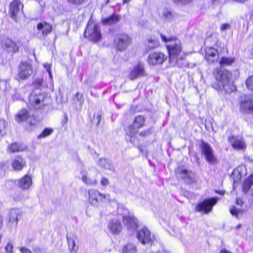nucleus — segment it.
Returning a JSON list of instances; mask_svg holds the SVG:
<instances>
[{
	"label": "nucleus",
	"instance_id": "1",
	"mask_svg": "<svg viewBox=\"0 0 253 253\" xmlns=\"http://www.w3.org/2000/svg\"><path fill=\"white\" fill-rule=\"evenodd\" d=\"M162 40L165 42H173L167 45L169 51V62L173 66H177L180 68L188 66V61L184 58L185 54L182 52L181 42L175 37L167 38L161 35Z\"/></svg>",
	"mask_w": 253,
	"mask_h": 253
},
{
	"label": "nucleus",
	"instance_id": "2",
	"mask_svg": "<svg viewBox=\"0 0 253 253\" xmlns=\"http://www.w3.org/2000/svg\"><path fill=\"white\" fill-rule=\"evenodd\" d=\"M213 74L216 80L212 85L214 89L224 91L225 93L235 90L236 86L230 81L231 74L228 70L217 68L214 70Z\"/></svg>",
	"mask_w": 253,
	"mask_h": 253
},
{
	"label": "nucleus",
	"instance_id": "3",
	"mask_svg": "<svg viewBox=\"0 0 253 253\" xmlns=\"http://www.w3.org/2000/svg\"><path fill=\"white\" fill-rule=\"evenodd\" d=\"M88 202L93 206L98 207L110 199V195L100 193L95 189H89L87 192Z\"/></svg>",
	"mask_w": 253,
	"mask_h": 253
},
{
	"label": "nucleus",
	"instance_id": "4",
	"mask_svg": "<svg viewBox=\"0 0 253 253\" xmlns=\"http://www.w3.org/2000/svg\"><path fill=\"white\" fill-rule=\"evenodd\" d=\"M119 213L122 215L123 222L128 230L134 231L138 225L137 220L134 217L133 215L130 214L127 209L121 207L119 209Z\"/></svg>",
	"mask_w": 253,
	"mask_h": 253
},
{
	"label": "nucleus",
	"instance_id": "5",
	"mask_svg": "<svg viewBox=\"0 0 253 253\" xmlns=\"http://www.w3.org/2000/svg\"><path fill=\"white\" fill-rule=\"evenodd\" d=\"M46 99L48 98L41 93V90L38 88L34 89L29 96L30 104L36 109H40L45 106L47 104L45 102Z\"/></svg>",
	"mask_w": 253,
	"mask_h": 253
},
{
	"label": "nucleus",
	"instance_id": "6",
	"mask_svg": "<svg viewBox=\"0 0 253 253\" xmlns=\"http://www.w3.org/2000/svg\"><path fill=\"white\" fill-rule=\"evenodd\" d=\"M84 35L89 40L97 42L101 38V34L98 25L89 21L84 31Z\"/></svg>",
	"mask_w": 253,
	"mask_h": 253
},
{
	"label": "nucleus",
	"instance_id": "7",
	"mask_svg": "<svg viewBox=\"0 0 253 253\" xmlns=\"http://www.w3.org/2000/svg\"><path fill=\"white\" fill-rule=\"evenodd\" d=\"M200 148L202 154L204 155L206 160L209 163L215 164L216 162L217 159L213 154L212 148L208 143L203 140L201 141Z\"/></svg>",
	"mask_w": 253,
	"mask_h": 253
},
{
	"label": "nucleus",
	"instance_id": "8",
	"mask_svg": "<svg viewBox=\"0 0 253 253\" xmlns=\"http://www.w3.org/2000/svg\"><path fill=\"white\" fill-rule=\"evenodd\" d=\"M130 38L126 34H122L117 35L114 41V45L120 51H123L126 48L130 43Z\"/></svg>",
	"mask_w": 253,
	"mask_h": 253
},
{
	"label": "nucleus",
	"instance_id": "9",
	"mask_svg": "<svg viewBox=\"0 0 253 253\" xmlns=\"http://www.w3.org/2000/svg\"><path fill=\"white\" fill-rule=\"evenodd\" d=\"M176 176L184 180L187 183L191 184L195 182V175L190 170L178 168L175 169Z\"/></svg>",
	"mask_w": 253,
	"mask_h": 253
},
{
	"label": "nucleus",
	"instance_id": "10",
	"mask_svg": "<svg viewBox=\"0 0 253 253\" xmlns=\"http://www.w3.org/2000/svg\"><path fill=\"white\" fill-rule=\"evenodd\" d=\"M217 200L218 199L216 198L205 199L197 205L196 209L198 211H204L205 213H208L211 211L212 207L216 204Z\"/></svg>",
	"mask_w": 253,
	"mask_h": 253
},
{
	"label": "nucleus",
	"instance_id": "11",
	"mask_svg": "<svg viewBox=\"0 0 253 253\" xmlns=\"http://www.w3.org/2000/svg\"><path fill=\"white\" fill-rule=\"evenodd\" d=\"M33 73L32 65L28 62L21 63L18 69V76L21 80H26L29 78Z\"/></svg>",
	"mask_w": 253,
	"mask_h": 253
},
{
	"label": "nucleus",
	"instance_id": "12",
	"mask_svg": "<svg viewBox=\"0 0 253 253\" xmlns=\"http://www.w3.org/2000/svg\"><path fill=\"white\" fill-rule=\"evenodd\" d=\"M167 56L162 52H153L149 54L147 61L150 65H161L167 59Z\"/></svg>",
	"mask_w": 253,
	"mask_h": 253
},
{
	"label": "nucleus",
	"instance_id": "13",
	"mask_svg": "<svg viewBox=\"0 0 253 253\" xmlns=\"http://www.w3.org/2000/svg\"><path fill=\"white\" fill-rule=\"evenodd\" d=\"M241 110L245 113L253 114V96L245 95L240 103Z\"/></svg>",
	"mask_w": 253,
	"mask_h": 253
},
{
	"label": "nucleus",
	"instance_id": "14",
	"mask_svg": "<svg viewBox=\"0 0 253 253\" xmlns=\"http://www.w3.org/2000/svg\"><path fill=\"white\" fill-rule=\"evenodd\" d=\"M145 123V120L143 117L138 116L135 117L134 121L132 125H131L128 127L127 133L130 136L136 134L139 129Z\"/></svg>",
	"mask_w": 253,
	"mask_h": 253
},
{
	"label": "nucleus",
	"instance_id": "15",
	"mask_svg": "<svg viewBox=\"0 0 253 253\" xmlns=\"http://www.w3.org/2000/svg\"><path fill=\"white\" fill-rule=\"evenodd\" d=\"M137 238L138 241L143 245L149 244L152 241L151 232L146 228H143L137 231Z\"/></svg>",
	"mask_w": 253,
	"mask_h": 253
},
{
	"label": "nucleus",
	"instance_id": "16",
	"mask_svg": "<svg viewBox=\"0 0 253 253\" xmlns=\"http://www.w3.org/2000/svg\"><path fill=\"white\" fill-rule=\"evenodd\" d=\"M229 141L234 149L244 150L246 148L245 142L240 136H231L229 137Z\"/></svg>",
	"mask_w": 253,
	"mask_h": 253
},
{
	"label": "nucleus",
	"instance_id": "17",
	"mask_svg": "<svg viewBox=\"0 0 253 253\" xmlns=\"http://www.w3.org/2000/svg\"><path fill=\"white\" fill-rule=\"evenodd\" d=\"M108 227L112 234L119 233L122 229V225L120 220L113 218L111 219L108 224Z\"/></svg>",
	"mask_w": 253,
	"mask_h": 253
},
{
	"label": "nucleus",
	"instance_id": "18",
	"mask_svg": "<svg viewBox=\"0 0 253 253\" xmlns=\"http://www.w3.org/2000/svg\"><path fill=\"white\" fill-rule=\"evenodd\" d=\"M144 74V66L141 64H138L137 65L130 71L129 78L131 80H133L136 78L141 77Z\"/></svg>",
	"mask_w": 253,
	"mask_h": 253
},
{
	"label": "nucleus",
	"instance_id": "19",
	"mask_svg": "<svg viewBox=\"0 0 253 253\" xmlns=\"http://www.w3.org/2000/svg\"><path fill=\"white\" fill-rule=\"evenodd\" d=\"M67 239L70 253H77L78 246L76 245L75 242L77 239L76 236L74 234L67 235Z\"/></svg>",
	"mask_w": 253,
	"mask_h": 253
},
{
	"label": "nucleus",
	"instance_id": "20",
	"mask_svg": "<svg viewBox=\"0 0 253 253\" xmlns=\"http://www.w3.org/2000/svg\"><path fill=\"white\" fill-rule=\"evenodd\" d=\"M32 185V178L28 175H25L23 178L19 180L18 182L19 187L24 190L28 189Z\"/></svg>",
	"mask_w": 253,
	"mask_h": 253
},
{
	"label": "nucleus",
	"instance_id": "21",
	"mask_svg": "<svg viewBox=\"0 0 253 253\" xmlns=\"http://www.w3.org/2000/svg\"><path fill=\"white\" fill-rule=\"evenodd\" d=\"M217 50L213 47H207L205 50V58L209 63H212L215 60Z\"/></svg>",
	"mask_w": 253,
	"mask_h": 253
},
{
	"label": "nucleus",
	"instance_id": "22",
	"mask_svg": "<svg viewBox=\"0 0 253 253\" xmlns=\"http://www.w3.org/2000/svg\"><path fill=\"white\" fill-rule=\"evenodd\" d=\"M37 29L39 30H42V34L46 36L52 31V27L49 23L43 22L40 23L37 25Z\"/></svg>",
	"mask_w": 253,
	"mask_h": 253
},
{
	"label": "nucleus",
	"instance_id": "23",
	"mask_svg": "<svg viewBox=\"0 0 253 253\" xmlns=\"http://www.w3.org/2000/svg\"><path fill=\"white\" fill-rule=\"evenodd\" d=\"M120 20V16L118 14H113L102 20L103 23L105 25H113L116 24Z\"/></svg>",
	"mask_w": 253,
	"mask_h": 253
},
{
	"label": "nucleus",
	"instance_id": "24",
	"mask_svg": "<svg viewBox=\"0 0 253 253\" xmlns=\"http://www.w3.org/2000/svg\"><path fill=\"white\" fill-rule=\"evenodd\" d=\"M98 164L100 167L106 169H109L111 171H113L114 169L113 166L108 159L103 158H101L98 162Z\"/></svg>",
	"mask_w": 253,
	"mask_h": 253
},
{
	"label": "nucleus",
	"instance_id": "25",
	"mask_svg": "<svg viewBox=\"0 0 253 253\" xmlns=\"http://www.w3.org/2000/svg\"><path fill=\"white\" fill-rule=\"evenodd\" d=\"M235 61V58L233 57H223L219 61V64L221 67L231 65Z\"/></svg>",
	"mask_w": 253,
	"mask_h": 253
},
{
	"label": "nucleus",
	"instance_id": "26",
	"mask_svg": "<svg viewBox=\"0 0 253 253\" xmlns=\"http://www.w3.org/2000/svg\"><path fill=\"white\" fill-rule=\"evenodd\" d=\"M136 247L135 245L132 243H128L123 248V253H135Z\"/></svg>",
	"mask_w": 253,
	"mask_h": 253
},
{
	"label": "nucleus",
	"instance_id": "27",
	"mask_svg": "<svg viewBox=\"0 0 253 253\" xmlns=\"http://www.w3.org/2000/svg\"><path fill=\"white\" fill-rule=\"evenodd\" d=\"M29 121L27 122V124L25 126L26 129L28 131H32L34 128L35 127L36 125V120L34 117H30L29 118Z\"/></svg>",
	"mask_w": 253,
	"mask_h": 253
},
{
	"label": "nucleus",
	"instance_id": "28",
	"mask_svg": "<svg viewBox=\"0 0 253 253\" xmlns=\"http://www.w3.org/2000/svg\"><path fill=\"white\" fill-rule=\"evenodd\" d=\"M29 118V113L27 110L22 109L20 111L18 114L17 115V120L18 121H24Z\"/></svg>",
	"mask_w": 253,
	"mask_h": 253
},
{
	"label": "nucleus",
	"instance_id": "29",
	"mask_svg": "<svg viewBox=\"0 0 253 253\" xmlns=\"http://www.w3.org/2000/svg\"><path fill=\"white\" fill-rule=\"evenodd\" d=\"M9 14L10 17L16 20V0H13L9 5Z\"/></svg>",
	"mask_w": 253,
	"mask_h": 253
},
{
	"label": "nucleus",
	"instance_id": "30",
	"mask_svg": "<svg viewBox=\"0 0 253 253\" xmlns=\"http://www.w3.org/2000/svg\"><path fill=\"white\" fill-rule=\"evenodd\" d=\"M253 182L251 178H247L243 183V190L244 193H247L253 185Z\"/></svg>",
	"mask_w": 253,
	"mask_h": 253
},
{
	"label": "nucleus",
	"instance_id": "31",
	"mask_svg": "<svg viewBox=\"0 0 253 253\" xmlns=\"http://www.w3.org/2000/svg\"><path fill=\"white\" fill-rule=\"evenodd\" d=\"M1 39V44L6 47H12L14 45L13 41L7 37H2L0 38Z\"/></svg>",
	"mask_w": 253,
	"mask_h": 253
},
{
	"label": "nucleus",
	"instance_id": "32",
	"mask_svg": "<svg viewBox=\"0 0 253 253\" xmlns=\"http://www.w3.org/2000/svg\"><path fill=\"white\" fill-rule=\"evenodd\" d=\"M82 179V181L87 185H96L97 183V180L96 179L88 178L85 175L83 176Z\"/></svg>",
	"mask_w": 253,
	"mask_h": 253
},
{
	"label": "nucleus",
	"instance_id": "33",
	"mask_svg": "<svg viewBox=\"0 0 253 253\" xmlns=\"http://www.w3.org/2000/svg\"><path fill=\"white\" fill-rule=\"evenodd\" d=\"M26 166V162L21 157L17 156V170H20Z\"/></svg>",
	"mask_w": 253,
	"mask_h": 253
},
{
	"label": "nucleus",
	"instance_id": "34",
	"mask_svg": "<svg viewBox=\"0 0 253 253\" xmlns=\"http://www.w3.org/2000/svg\"><path fill=\"white\" fill-rule=\"evenodd\" d=\"M159 44L158 41L155 39H149L148 40V47L149 50L158 46Z\"/></svg>",
	"mask_w": 253,
	"mask_h": 253
},
{
	"label": "nucleus",
	"instance_id": "35",
	"mask_svg": "<svg viewBox=\"0 0 253 253\" xmlns=\"http://www.w3.org/2000/svg\"><path fill=\"white\" fill-rule=\"evenodd\" d=\"M53 132V129L49 128H45L42 132L38 136V139L44 138L50 135Z\"/></svg>",
	"mask_w": 253,
	"mask_h": 253
},
{
	"label": "nucleus",
	"instance_id": "36",
	"mask_svg": "<svg viewBox=\"0 0 253 253\" xmlns=\"http://www.w3.org/2000/svg\"><path fill=\"white\" fill-rule=\"evenodd\" d=\"M246 84L248 89L253 90V76L249 77L247 79Z\"/></svg>",
	"mask_w": 253,
	"mask_h": 253
},
{
	"label": "nucleus",
	"instance_id": "37",
	"mask_svg": "<svg viewBox=\"0 0 253 253\" xmlns=\"http://www.w3.org/2000/svg\"><path fill=\"white\" fill-rule=\"evenodd\" d=\"M5 121L4 119L0 120V134L3 135L5 127Z\"/></svg>",
	"mask_w": 253,
	"mask_h": 253
},
{
	"label": "nucleus",
	"instance_id": "38",
	"mask_svg": "<svg viewBox=\"0 0 253 253\" xmlns=\"http://www.w3.org/2000/svg\"><path fill=\"white\" fill-rule=\"evenodd\" d=\"M87 0H67V1L73 4L81 5L86 2Z\"/></svg>",
	"mask_w": 253,
	"mask_h": 253
},
{
	"label": "nucleus",
	"instance_id": "39",
	"mask_svg": "<svg viewBox=\"0 0 253 253\" xmlns=\"http://www.w3.org/2000/svg\"><path fill=\"white\" fill-rule=\"evenodd\" d=\"M230 212L231 214L237 217L238 213L241 212V210L237 209L235 207H233L230 209Z\"/></svg>",
	"mask_w": 253,
	"mask_h": 253
},
{
	"label": "nucleus",
	"instance_id": "40",
	"mask_svg": "<svg viewBox=\"0 0 253 253\" xmlns=\"http://www.w3.org/2000/svg\"><path fill=\"white\" fill-rule=\"evenodd\" d=\"M7 151L9 153H14L16 151V143H13L9 145Z\"/></svg>",
	"mask_w": 253,
	"mask_h": 253
},
{
	"label": "nucleus",
	"instance_id": "41",
	"mask_svg": "<svg viewBox=\"0 0 253 253\" xmlns=\"http://www.w3.org/2000/svg\"><path fill=\"white\" fill-rule=\"evenodd\" d=\"M163 15L167 19H170L172 17L171 12L168 9L164 10Z\"/></svg>",
	"mask_w": 253,
	"mask_h": 253
},
{
	"label": "nucleus",
	"instance_id": "42",
	"mask_svg": "<svg viewBox=\"0 0 253 253\" xmlns=\"http://www.w3.org/2000/svg\"><path fill=\"white\" fill-rule=\"evenodd\" d=\"M174 3H181V4H188L193 0H172Z\"/></svg>",
	"mask_w": 253,
	"mask_h": 253
},
{
	"label": "nucleus",
	"instance_id": "43",
	"mask_svg": "<svg viewBox=\"0 0 253 253\" xmlns=\"http://www.w3.org/2000/svg\"><path fill=\"white\" fill-rule=\"evenodd\" d=\"M43 80L42 79H37L34 82V84L35 86L39 87L42 84Z\"/></svg>",
	"mask_w": 253,
	"mask_h": 253
},
{
	"label": "nucleus",
	"instance_id": "44",
	"mask_svg": "<svg viewBox=\"0 0 253 253\" xmlns=\"http://www.w3.org/2000/svg\"><path fill=\"white\" fill-rule=\"evenodd\" d=\"M101 184L103 186H106L109 185V181L108 178L103 177L100 181Z\"/></svg>",
	"mask_w": 253,
	"mask_h": 253
},
{
	"label": "nucleus",
	"instance_id": "45",
	"mask_svg": "<svg viewBox=\"0 0 253 253\" xmlns=\"http://www.w3.org/2000/svg\"><path fill=\"white\" fill-rule=\"evenodd\" d=\"M151 133V129H148L147 130H145L144 131H142L140 133L139 135L142 136H146L148 135Z\"/></svg>",
	"mask_w": 253,
	"mask_h": 253
},
{
	"label": "nucleus",
	"instance_id": "46",
	"mask_svg": "<svg viewBox=\"0 0 253 253\" xmlns=\"http://www.w3.org/2000/svg\"><path fill=\"white\" fill-rule=\"evenodd\" d=\"M44 67L45 69H46V70L47 71V72L48 73L50 77L51 78L52 76H51V72L50 64H44Z\"/></svg>",
	"mask_w": 253,
	"mask_h": 253
},
{
	"label": "nucleus",
	"instance_id": "47",
	"mask_svg": "<svg viewBox=\"0 0 253 253\" xmlns=\"http://www.w3.org/2000/svg\"><path fill=\"white\" fill-rule=\"evenodd\" d=\"M12 245L10 243H8L5 248L6 251L9 253L12 252Z\"/></svg>",
	"mask_w": 253,
	"mask_h": 253
},
{
	"label": "nucleus",
	"instance_id": "48",
	"mask_svg": "<svg viewBox=\"0 0 253 253\" xmlns=\"http://www.w3.org/2000/svg\"><path fill=\"white\" fill-rule=\"evenodd\" d=\"M23 8V5L21 3L19 0H17V12L20 9L22 10Z\"/></svg>",
	"mask_w": 253,
	"mask_h": 253
},
{
	"label": "nucleus",
	"instance_id": "49",
	"mask_svg": "<svg viewBox=\"0 0 253 253\" xmlns=\"http://www.w3.org/2000/svg\"><path fill=\"white\" fill-rule=\"evenodd\" d=\"M34 253H45L44 252L38 247L34 248Z\"/></svg>",
	"mask_w": 253,
	"mask_h": 253
},
{
	"label": "nucleus",
	"instance_id": "50",
	"mask_svg": "<svg viewBox=\"0 0 253 253\" xmlns=\"http://www.w3.org/2000/svg\"><path fill=\"white\" fill-rule=\"evenodd\" d=\"M230 28V25L229 24L225 23L222 25L221 27V30L222 31H225L227 29H229Z\"/></svg>",
	"mask_w": 253,
	"mask_h": 253
},
{
	"label": "nucleus",
	"instance_id": "51",
	"mask_svg": "<svg viewBox=\"0 0 253 253\" xmlns=\"http://www.w3.org/2000/svg\"><path fill=\"white\" fill-rule=\"evenodd\" d=\"M26 149V146L25 145H17V152L22 151Z\"/></svg>",
	"mask_w": 253,
	"mask_h": 253
},
{
	"label": "nucleus",
	"instance_id": "52",
	"mask_svg": "<svg viewBox=\"0 0 253 253\" xmlns=\"http://www.w3.org/2000/svg\"><path fill=\"white\" fill-rule=\"evenodd\" d=\"M20 252L21 253H31V251L28 248L24 247L21 248Z\"/></svg>",
	"mask_w": 253,
	"mask_h": 253
},
{
	"label": "nucleus",
	"instance_id": "53",
	"mask_svg": "<svg viewBox=\"0 0 253 253\" xmlns=\"http://www.w3.org/2000/svg\"><path fill=\"white\" fill-rule=\"evenodd\" d=\"M219 253H232L229 251H227L226 249H222L220 250Z\"/></svg>",
	"mask_w": 253,
	"mask_h": 253
},
{
	"label": "nucleus",
	"instance_id": "54",
	"mask_svg": "<svg viewBox=\"0 0 253 253\" xmlns=\"http://www.w3.org/2000/svg\"><path fill=\"white\" fill-rule=\"evenodd\" d=\"M242 203H243V202H242V201L241 199H237V200H236V204L237 205H242Z\"/></svg>",
	"mask_w": 253,
	"mask_h": 253
},
{
	"label": "nucleus",
	"instance_id": "55",
	"mask_svg": "<svg viewBox=\"0 0 253 253\" xmlns=\"http://www.w3.org/2000/svg\"><path fill=\"white\" fill-rule=\"evenodd\" d=\"M2 225H3L2 217L1 215H0V229L2 226Z\"/></svg>",
	"mask_w": 253,
	"mask_h": 253
},
{
	"label": "nucleus",
	"instance_id": "56",
	"mask_svg": "<svg viewBox=\"0 0 253 253\" xmlns=\"http://www.w3.org/2000/svg\"><path fill=\"white\" fill-rule=\"evenodd\" d=\"M15 162H16V161L15 160H14L12 165V167L14 169V170L16 169V166H15Z\"/></svg>",
	"mask_w": 253,
	"mask_h": 253
},
{
	"label": "nucleus",
	"instance_id": "57",
	"mask_svg": "<svg viewBox=\"0 0 253 253\" xmlns=\"http://www.w3.org/2000/svg\"><path fill=\"white\" fill-rule=\"evenodd\" d=\"M131 0H123V3H126L129 2Z\"/></svg>",
	"mask_w": 253,
	"mask_h": 253
},
{
	"label": "nucleus",
	"instance_id": "58",
	"mask_svg": "<svg viewBox=\"0 0 253 253\" xmlns=\"http://www.w3.org/2000/svg\"><path fill=\"white\" fill-rule=\"evenodd\" d=\"M97 119H98V124L100 122V119H101V116L100 115H98L97 116Z\"/></svg>",
	"mask_w": 253,
	"mask_h": 253
},
{
	"label": "nucleus",
	"instance_id": "59",
	"mask_svg": "<svg viewBox=\"0 0 253 253\" xmlns=\"http://www.w3.org/2000/svg\"><path fill=\"white\" fill-rule=\"evenodd\" d=\"M65 119L66 120V122H67L68 120V117L66 114H65Z\"/></svg>",
	"mask_w": 253,
	"mask_h": 253
},
{
	"label": "nucleus",
	"instance_id": "60",
	"mask_svg": "<svg viewBox=\"0 0 253 253\" xmlns=\"http://www.w3.org/2000/svg\"><path fill=\"white\" fill-rule=\"evenodd\" d=\"M218 193L219 194H220V195H223V194H224V192H223V191H219V192H218Z\"/></svg>",
	"mask_w": 253,
	"mask_h": 253
},
{
	"label": "nucleus",
	"instance_id": "61",
	"mask_svg": "<svg viewBox=\"0 0 253 253\" xmlns=\"http://www.w3.org/2000/svg\"><path fill=\"white\" fill-rule=\"evenodd\" d=\"M241 226V225L240 224H239L237 226V228L238 229H239L240 227Z\"/></svg>",
	"mask_w": 253,
	"mask_h": 253
},
{
	"label": "nucleus",
	"instance_id": "62",
	"mask_svg": "<svg viewBox=\"0 0 253 253\" xmlns=\"http://www.w3.org/2000/svg\"><path fill=\"white\" fill-rule=\"evenodd\" d=\"M12 218H13V217H11V216H10V220H12Z\"/></svg>",
	"mask_w": 253,
	"mask_h": 253
},
{
	"label": "nucleus",
	"instance_id": "63",
	"mask_svg": "<svg viewBox=\"0 0 253 253\" xmlns=\"http://www.w3.org/2000/svg\"><path fill=\"white\" fill-rule=\"evenodd\" d=\"M252 54H253V49L252 50Z\"/></svg>",
	"mask_w": 253,
	"mask_h": 253
},
{
	"label": "nucleus",
	"instance_id": "64",
	"mask_svg": "<svg viewBox=\"0 0 253 253\" xmlns=\"http://www.w3.org/2000/svg\"><path fill=\"white\" fill-rule=\"evenodd\" d=\"M252 195L253 196V190L252 191Z\"/></svg>",
	"mask_w": 253,
	"mask_h": 253
}]
</instances>
